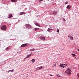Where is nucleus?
<instances>
[{"mask_svg":"<svg viewBox=\"0 0 79 79\" xmlns=\"http://www.w3.org/2000/svg\"><path fill=\"white\" fill-rule=\"evenodd\" d=\"M71 71L70 69L69 68L67 69V70L65 71V73H67V74L70 75L72 73H71Z\"/></svg>","mask_w":79,"mask_h":79,"instance_id":"f257e3e1","label":"nucleus"},{"mask_svg":"<svg viewBox=\"0 0 79 79\" xmlns=\"http://www.w3.org/2000/svg\"><path fill=\"white\" fill-rule=\"evenodd\" d=\"M25 26L28 29H32V27L29 24H26Z\"/></svg>","mask_w":79,"mask_h":79,"instance_id":"f03ea898","label":"nucleus"},{"mask_svg":"<svg viewBox=\"0 0 79 79\" xmlns=\"http://www.w3.org/2000/svg\"><path fill=\"white\" fill-rule=\"evenodd\" d=\"M6 26L5 25H3V26L1 27V30H2L3 31H6Z\"/></svg>","mask_w":79,"mask_h":79,"instance_id":"7ed1b4c3","label":"nucleus"},{"mask_svg":"<svg viewBox=\"0 0 79 79\" xmlns=\"http://www.w3.org/2000/svg\"><path fill=\"white\" fill-rule=\"evenodd\" d=\"M39 38L40 40H43V41L45 40V37H41L40 36H39Z\"/></svg>","mask_w":79,"mask_h":79,"instance_id":"20e7f679","label":"nucleus"},{"mask_svg":"<svg viewBox=\"0 0 79 79\" xmlns=\"http://www.w3.org/2000/svg\"><path fill=\"white\" fill-rule=\"evenodd\" d=\"M26 46H27V44H23L21 46V47H26Z\"/></svg>","mask_w":79,"mask_h":79,"instance_id":"39448f33","label":"nucleus"},{"mask_svg":"<svg viewBox=\"0 0 79 79\" xmlns=\"http://www.w3.org/2000/svg\"><path fill=\"white\" fill-rule=\"evenodd\" d=\"M67 9H70L71 8V6H69V5H68L67 6Z\"/></svg>","mask_w":79,"mask_h":79,"instance_id":"423d86ee","label":"nucleus"},{"mask_svg":"<svg viewBox=\"0 0 79 79\" xmlns=\"http://www.w3.org/2000/svg\"><path fill=\"white\" fill-rule=\"evenodd\" d=\"M53 15H57V11H54L53 12Z\"/></svg>","mask_w":79,"mask_h":79,"instance_id":"0eeeda50","label":"nucleus"},{"mask_svg":"<svg viewBox=\"0 0 79 79\" xmlns=\"http://www.w3.org/2000/svg\"><path fill=\"white\" fill-rule=\"evenodd\" d=\"M35 25H36V26H38L39 27H40V24H39V23H35Z\"/></svg>","mask_w":79,"mask_h":79,"instance_id":"6e6552de","label":"nucleus"},{"mask_svg":"<svg viewBox=\"0 0 79 79\" xmlns=\"http://www.w3.org/2000/svg\"><path fill=\"white\" fill-rule=\"evenodd\" d=\"M26 14V13H25V12H21L19 13V15H24V14Z\"/></svg>","mask_w":79,"mask_h":79,"instance_id":"1a4fd4ad","label":"nucleus"},{"mask_svg":"<svg viewBox=\"0 0 79 79\" xmlns=\"http://www.w3.org/2000/svg\"><path fill=\"white\" fill-rule=\"evenodd\" d=\"M11 2H17V0H11Z\"/></svg>","mask_w":79,"mask_h":79,"instance_id":"9d476101","label":"nucleus"},{"mask_svg":"<svg viewBox=\"0 0 79 79\" xmlns=\"http://www.w3.org/2000/svg\"><path fill=\"white\" fill-rule=\"evenodd\" d=\"M53 30V29L52 28L50 29V28H48V29L47 31L48 32H50L51 30Z\"/></svg>","mask_w":79,"mask_h":79,"instance_id":"9b49d317","label":"nucleus"},{"mask_svg":"<svg viewBox=\"0 0 79 79\" xmlns=\"http://www.w3.org/2000/svg\"><path fill=\"white\" fill-rule=\"evenodd\" d=\"M31 54H30V55H28L27 56L26 58H29V57L31 56Z\"/></svg>","mask_w":79,"mask_h":79,"instance_id":"f8f14e48","label":"nucleus"},{"mask_svg":"<svg viewBox=\"0 0 79 79\" xmlns=\"http://www.w3.org/2000/svg\"><path fill=\"white\" fill-rule=\"evenodd\" d=\"M31 61L33 63H34V62H35V60L34 59H33L32 60H31Z\"/></svg>","mask_w":79,"mask_h":79,"instance_id":"ddd939ff","label":"nucleus"},{"mask_svg":"<svg viewBox=\"0 0 79 79\" xmlns=\"http://www.w3.org/2000/svg\"><path fill=\"white\" fill-rule=\"evenodd\" d=\"M69 39L71 40H73V37L71 36V37H69Z\"/></svg>","mask_w":79,"mask_h":79,"instance_id":"4468645a","label":"nucleus"},{"mask_svg":"<svg viewBox=\"0 0 79 79\" xmlns=\"http://www.w3.org/2000/svg\"><path fill=\"white\" fill-rule=\"evenodd\" d=\"M12 17V15H9V17L8 18H11Z\"/></svg>","mask_w":79,"mask_h":79,"instance_id":"2eb2a0df","label":"nucleus"},{"mask_svg":"<svg viewBox=\"0 0 79 79\" xmlns=\"http://www.w3.org/2000/svg\"><path fill=\"white\" fill-rule=\"evenodd\" d=\"M39 29V28H34V30L35 31H37Z\"/></svg>","mask_w":79,"mask_h":79,"instance_id":"dca6fc26","label":"nucleus"},{"mask_svg":"<svg viewBox=\"0 0 79 79\" xmlns=\"http://www.w3.org/2000/svg\"><path fill=\"white\" fill-rule=\"evenodd\" d=\"M35 50V49L34 48L32 49H31L30 50L31 51H34Z\"/></svg>","mask_w":79,"mask_h":79,"instance_id":"f3484780","label":"nucleus"},{"mask_svg":"<svg viewBox=\"0 0 79 79\" xmlns=\"http://www.w3.org/2000/svg\"><path fill=\"white\" fill-rule=\"evenodd\" d=\"M63 65L62 64H60V65H59V66H60V67H63Z\"/></svg>","mask_w":79,"mask_h":79,"instance_id":"a211bd4d","label":"nucleus"},{"mask_svg":"<svg viewBox=\"0 0 79 79\" xmlns=\"http://www.w3.org/2000/svg\"><path fill=\"white\" fill-rule=\"evenodd\" d=\"M71 55H72L73 57L75 56H76L75 54L73 53L71 54Z\"/></svg>","mask_w":79,"mask_h":79,"instance_id":"6ab92c4d","label":"nucleus"},{"mask_svg":"<svg viewBox=\"0 0 79 79\" xmlns=\"http://www.w3.org/2000/svg\"><path fill=\"white\" fill-rule=\"evenodd\" d=\"M14 69H13V70H9V71H11V72H14Z\"/></svg>","mask_w":79,"mask_h":79,"instance_id":"aec40b11","label":"nucleus"},{"mask_svg":"<svg viewBox=\"0 0 79 79\" xmlns=\"http://www.w3.org/2000/svg\"><path fill=\"white\" fill-rule=\"evenodd\" d=\"M42 68H43L42 66H41V67H40L38 68H39V69L40 70V69H42Z\"/></svg>","mask_w":79,"mask_h":79,"instance_id":"412c9836","label":"nucleus"},{"mask_svg":"<svg viewBox=\"0 0 79 79\" xmlns=\"http://www.w3.org/2000/svg\"><path fill=\"white\" fill-rule=\"evenodd\" d=\"M68 2H65V4L66 5V4H68Z\"/></svg>","mask_w":79,"mask_h":79,"instance_id":"4be33fe9","label":"nucleus"},{"mask_svg":"<svg viewBox=\"0 0 79 79\" xmlns=\"http://www.w3.org/2000/svg\"><path fill=\"white\" fill-rule=\"evenodd\" d=\"M57 77H61V76H60L58 75H57Z\"/></svg>","mask_w":79,"mask_h":79,"instance_id":"5701e85b","label":"nucleus"},{"mask_svg":"<svg viewBox=\"0 0 79 79\" xmlns=\"http://www.w3.org/2000/svg\"><path fill=\"white\" fill-rule=\"evenodd\" d=\"M63 65H65V66H67V64H63Z\"/></svg>","mask_w":79,"mask_h":79,"instance_id":"b1692460","label":"nucleus"},{"mask_svg":"<svg viewBox=\"0 0 79 79\" xmlns=\"http://www.w3.org/2000/svg\"><path fill=\"white\" fill-rule=\"evenodd\" d=\"M43 1V0H39V2H42Z\"/></svg>","mask_w":79,"mask_h":79,"instance_id":"393cba45","label":"nucleus"},{"mask_svg":"<svg viewBox=\"0 0 79 79\" xmlns=\"http://www.w3.org/2000/svg\"><path fill=\"white\" fill-rule=\"evenodd\" d=\"M71 35H69L68 37H69V38H70V37H71Z\"/></svg>","mask_w":79,"mask_h":79,"instance_id":"a878e982","label":"nucleus"},{"mask_svg":"<svg viewBox=\"0 0 79 79\" xmlns=\"http://www.w3.org/2000/svg\"><path fill=\"white\" fill-rule=\"evenodd\" d=\"M56 63L55 65H54L53 67H55V66H56Z\"/></svg>","mask_w":79,"mask_h":79,"instance_id":"bb28decb","label":"nucleus"},{"mask_svg":"<svg viewBox=\"0 0 79 79\" xmlns=\"http://www.w3.org/2000/svg\"><path fill=\"white\" fill-rule=\"evenodd\" d=\"M57 32H59V30H58L57 31Z\"/></svg>","mask_w":79,"mask_h":79,"instance_id":"cd10ccee","label":"nucleus"},{"mask_svg":"<svg viewBox=\"0 0 79 79\" xmlns=\"http://www.w3.org/2000/svg\"><path fill=\"white\" fill-rule=\"evenodd\" d=\"M78 77H79V73H78L77 75Z\"/></svg>","mask_w":79,"mask_h":79,"instance_id":"c85d7f7f","label":"nucleus"},{"mask_svg":"<svg viewBox=\"0 0 79 79\" xmlns=\"http://www.w3.org/2000/svg\"><path fill=\"white\" fill-rule=\"evenodd\" d=\"M78 70H79V65L78 66Z\"/></svg>","mask_w":79,"mask_h":79,"instance_id":"c756f323","label":"nucleus"},{"mask_svg":"<svg viewBox=\"0 0 79 79\" xmlns=\"http://www.w3.org/2000/svg\"><path fill=\"white\" fill-rule=\"evenodd\" d=\"M50 76H52V77H53V75H50Z\"/></svg>","mask_w":79,"mask_h":79,"instance_id":"7c9ffc66","label":"nucleus"},{"mask_svg":"<svg viewBox=\"0 0 79 79\" xmlns=\"http://www.w3.org/2000/svg\"><path fill=\"white\" fill-rule=\"evenodd\" d=\"M64 67H66V66H63V68H64Z\"/></svg>","mask_w":79,"mask_h":79,"instance_id":"2f4dec72","label":"nucleus"},{"mask_svg":"<svg viewBox=\"0 0 79 79\" xmlns=\"http://www.w3.org/2000/svg\"><path fill=\"white\" fill-rule=\"evenodd\" d=\"M36 70H39V69H36Z\"/></svg>","mask_w":79,"mask_h":79,"instance_id":"473e14b6","label":"nucleus"},{"mask_svg":"<svg viewBox=\"0 0 79 79\" xmlns=\"http://www.w3.org/2000/svg\"><path fill=\"white\" fill-rule=\"evenodd\" d=\"M77 50H78V51H79V49H78Z\"/></svg>","mask_w":79,"mask_h":79,"instance_id":"72a5a7b5","label":"nucleus"},{"mask_svg":"<svg viewBox=\"0 0 79 79\" xmlns=\"http://www.w3.org/2000/svg\"><path fill=\"white\" fill-rule=\"evenodd\" d=\"M53 62V64H55V62Z\"/></svg>","mask_w":79,"mask_h":79,"instance_id":"f704fd0d","label":"nucleus"},{"mask_svg":"<svg viewBox=\"0 0 79 79\" xmlns=\"http://www.w3.org/2000/svg\"><path fill=\"white\" fill-rule=\"evenodd\" d=\"M65 66H66V65H64Z\"/></svg>","mask_w":79,"mask_h":79,"instance_id":"c9c22d12","label":"nucleus"}]
</instances>
